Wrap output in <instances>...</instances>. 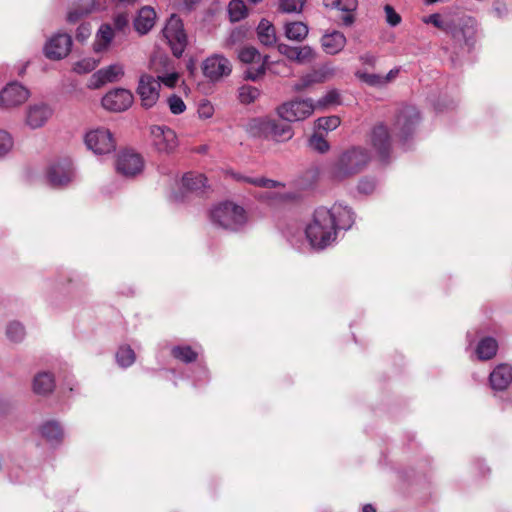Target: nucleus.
Listing matches in <instances>:
<instances>
[{
    "label": "nucleus",
    "mask_w": 512,
    "mask_h": 512,
    "mask_svg": "<svg viewBox=\"0 0 512 512\" xmlns=\"http://www.w3.org/2000/svg\"><path fill=\"white\" fill-rule=\"evenodd\" d=\"M245 210L233 202L225 201L210 210V219L223 228L236 229L246 222Z\"/></svg>",
    "instance_id": "nucleus-4"
},
{
    "label": "nucleus",
    "mask_w": 512,
    "mask_h": 512,
    "mask_svg": "<svg viewBox=\"0 0 512 512\" xmlns=\"http://www.w3.org/2000/svg\"><path fill=\"white\" fill-rule=\"evenodd\" d=\"M73 177V169L67 160L51 165L46 172L47 182L53 187H64L72 181Z\"/></svg>",
    "instance_id": "nucleus-15"
},
{
    "label": "nucleus",
    "mask_w": 512,
    "mask_h": 512,
    "mask_svg": "<svg viewBox=\"0 0 512 512\" xmlns=\"http://www.w3.org/2000/svg\"><path fill=\"white\" fill-rule=\"evenodd\" d=\"M399 69L395 68L389 71V73L385 76H382V79L384 80V85L388 84L389 82L393 81L399 74Z\"/></svg>",
    "instance_id": "nucleus-54"
},
{
    "label": "nucleus",
    "mask_w": 512,
    "mask_h": 512,
    "mask_svg": "<svg viewBox=\"0 0 512 512\" xmlns=\"http://www.w3.org/2000/svg\"><path fill=\"white\" fill-rule=\"evenodd\" d=\"M424 22L425 23L433 24L436 27H440L441 26V19H440V16L438 14H432V15L424 18Z\"/></svg>",
    "instance_id": "nucleus-55"
},
{
    "label": "nucleus",
    "mask_w": 512,
    "mask_h": 512,
    "mask_svg": "<svg viewBox=\"0 0 512 512\" xmlns=\"http://www.w3.org/2000/svg\"><path fill=\"white\" fill-rule=\"evenodd\" d=\"M372 159L371 153L362 146H351L339 155L332 167V176L343 180L367 168Z\"/></svg>",
    "instance_id": "nucleus-2"
},
{
    "label": "nucleus",
    "mask_w": 512,
    "mask_h": 512,
    "mask_svg": "<svg viewBox=\"0 0 512 512\" xmlns=\"http://www.w3.org/2000/svg\"><path fill=\"white\" fill-rule=\"evenodd\" d=\"M360 61L363 63V64H367V65H374L375 63V57L373 55H364V56H361L360 57Z\"/></svg>",
    "instance_id": "nucleus-56"
},
{
    "label": "nucleus",
    "mask_w": 512,
    "mask_h": 512,
    "mask_svg": "<svg viewBox=\"0 0 512 512\" xmlns=\"http://www.w3.org/2000/svg\"><path fill=\"white\" fill-rule=\"evenodd\" d=\"M315 57L314 51L309 46L298 47L297 61L298 63H310Z\"/></svg>",
    "instance_id": "nucleus-46"
},
{
    "label": "nucleus",
    "mask_w": 512,
    "mask_h": 512,
    "mask_svg": "<svg viewBox=\"0 0 512 512\" xmlns=\"http://www.w3.org/2000/svg\"><path fill=\"white\" fill-rule=\"evenodd\" d=\"M117 360L123 367L130 366L135 361V353L130 347H122L117 352Z\"/></svg>",
    "instance_id": "nucleus-44"
},
{
    "label": "nucleus",
    "mask_w": 512,
    "mask_h": 512,
    "mask_svg": "<svg viewBox=\"0 0 512 512\" xmlns=\"http://www.w3.org/2000/svg\"><path fill=\"white\" fill-rule=\"evenodd\" d=\"M163 36L167 40L173 55L179 58L186 48L187 36L182 20L178 16L172 15L169 18L163 29Z\"/></svg>",
    "instance_id": "nucleus-7"
},
{
    "label": "nucleus",
    "mask_w": 512,
    "mask_h": 512,
    "mask_svg": "<svg viewBox=\"0 0 512 512\" xmlns=\"http://www.w3.org/2000/svg\"><path fill=\"white\" fill-rule=\"evenodd\" d=\"M167 105L169 110L174 115H179L185 112L186 104L183 99L178 95H171L167 98Z\"/></svg>",
    "instance_id": "nucleus-40"
},
{
    "label": "nucleus",
    "mask_w": 512,
    "mask_h": 512,
    "mask_svg": "<svg viewBox=\"0 0 512 512\" xmlns=\"http://www.w3.org/2000/svg\"><path fill=\"white\" fill-rule=\"evenodd\" d=\"M285 36L292 41H303L308 35V27L300 21L288 22L284 27Z\"/></svg>",
    "instance_id": "nucleus-29"
},
{
    "label": "nucleus",
    "mask_w": 512,
    "mask_h": 512,
    "mask_svg": "<svg viewBox=\"0 0 512 512\" xmlns=\"http://www.w3.org/2000/svg\"><path fill=\"white\" fill-rule=\"evenodd\" d=\"M116 171L126 177L140 174L144 168L142 156L132 149L121 150L116 157Z\"/></svg>",
    "instance_id": "nucleus-10"
},
{
    "label": "nucleus",
    "mask_w": 512,
    "mask_h": 512,
    "mask_svg": "<svg viewBox=\"0 0 512 512\" xmlns=\"http://www.w3.org/2000/svg\"><path fill=\"white\" fill-rule=\"evenodd\" d=\"M238 57L242 63L250 65L246 71V77L248 79L256 80L264 75L266 69L272 70V66L268 63L267 57L262 58L254 47H243L239 51Z\"/></svg>",
    "instance_id": "nucleus-9"
},
{
    "label": "nucleus",
    "mask_w": 512,
    "mask_h": 512,
    "mask_svg": "<svg viewBox=\"0 0 512 512\" xmlns=\"http://www.w3.org/2000/svg\"><path fill=\"white\" fill-rule=\"evenodd\" d=\"M326 79V74L321 71H314L307 76H305L300 83L296 85L297 90H303L309 87L313 83H321Z\"/></svg>",
    "instance_id": "nucleus-38"
},
{
    "label": "nucleus",
    "mask_w": 512,
    "mask_h": 512,
    "mask_svg": "<svg viewBox=\"0 0 512 512\" xmlns=\"http://www.w3.org/2000/svg\"><path fill=\"white\" fill-rule=\"evenodd\" d=\"M91 1L84 0V3L78 7L72 8L67 15V20L70 23H76L83 16L87 15L90 12Z\"/></svg>",
    "instance_id": "nucleus-35"
},
{
    "label": "nucleus",
    "mask_w": 512,
    "mask_h": 512,
    "mask_svg": "<svg viewBox=\"0 0 512 512\" xmlns=\"http://www.w3.org/2000/svg\"><path fill=\"white\" fill-rule=\"evenodd\" d=\"M134 102V96L131 91L124 88H116L109 91L102 98V106L112 112H121L127 110Z\"/></svg>",
    "instance_id": "nucleus-13"
},
{
    "label": "nucleus",
    "mask_w": 512,
    "mask_h": 512,
    "mask_svg": "<svg viewBox=\"0 0 512 512\" xmlns=\"http://www.w3.org/2000/svg\"><path fill=\"white\" fill-rule=\"evenodd\" d=\"M85 146L96 155H107L115 151L117 140L110 129L104 126L89 128L83 137Z\"/></svg>",
    "instance_id": "nucleus-6"
},
{
    "label": "nucleus",
    "mask_w": 512,
    "mask_h": 512,
    "mask_svg": "<svg viewBox=\"0 0 512 512\" xmlns=\"http://www.w3.org/2000/svg\"><path fill=\"white\" fill-rule=\"evenodd\" d=\"M125 75V67L122 63H114L95 72L88 83L90 89H99L107 83L120 81Z\"/></svg>",
    "instance_id": "nucleus-14"
},
{
    "label": "nucleus",
    "mask_w": 512,
    "mask_h": 512,
    "mask_svg": "<svg viewBox=\"0 0 512 512\" xmlns=\"http://www.w3.org/2000/svg\"><path fill=\"white\" fill-rule=\"evenodd\" d=\"M260 95V91L253 86L244 85L239 89V100L241 103L250 104Z\"/></svg>",
    "instance_id": "nucleus-36"
},
{
    "label": "nucleus",
    "mask_w": 512,
    "mask_h": 512,
    "mask_svg": "<svg viewBox=\"0 0 512 512\" xmlns=\"http://www.w3.org/2000/svg\"><path fill=\"white\" fill-rule=\"evenodd\" d=\"M321 44L323 50L327 54L334 55L339 53L344 48L346 44V37L341 32L333 31L323 35Z\"/></svg>",
    "instance_id": "nucleus-25"
},
{
    "label": "nucleus",
    "mask_w": 512,
    "mask_h": 512,
    "mask_svg": "<svg viewBox=\"0 0 512 512\" xmlns=\"http://www.w3.org/2000/svg\"><path fill=\"white\" fill-rule=\"evenodd\" d=\"M498 344L493 338H484L477 347V354L480 359L488 360L496 355Z\"/></svg>",
    "instance_id": "nucleus-31"
},
{
    "label": "nucleus",
    "mask_w": 512,
    "mask_h": 512,
    "mask_svg": "<svg viewBox=\"0 0 512 512\" xmlns=\"http://www.w3.org/2000/svg\"><path fill=\"white\" fill-rule=\"evenodd\" d=\"M310 245L323 249L333 243L337 235V224L334 215L326 208L315 210L312 219L305 229Z\"/></svg>",
    "instance_id": "nucleus-1"
},
{
    "label": "nucleus",
    "mask_w": 512,
    "mask_h": 512,
    "mask_svg": "<svg viewBox=\"0 0 512 512\" xmlns=\"http://www.w3.org/2000/svg\"><path fill=\"white\" fill-rule=\"evenodd\" d=\"M12 138L6 132L0 130V156L6 154L12 147Z\"/></svg>",
    "instance_id": "nucleus-50"
},
{
    "label": "nucleus",
    "mask_w": 512,
    "mask_h": 512,
    "mask_svg": "<svg viewBox=\"0 0 512 512\" xmlns=\"http://www.w3.org/2000/svg\"><path fill=\"white\" fill-rule=\"evenodd\" d=\"M316 106L309 99H296L283 103L277 108V113L283 120L294 122L308 118Z\"/></svg>",
    "instance_id": "nucleus-8"
},
{
    "label": "nucleus",
    "mask_w": 512,
    "mask_h": 512,
    "mask_svg": "<svg viewBox=\"0 0 512 512\" xmlns=\"http://www.w3.org/2000/svg\"><path fill=\"white\" fill-rule=\"evenodd\" d=\"M512 382V367L506 364L497 366L490 374V383L494 389L503 390Z\"/></svg>",
    "instance_id": "nucleus-24"
},
{
    "label": "nucleus",
    "mask_w": 512,
    "mask_h": 512,
    "mask_svg": "<svg viewBox=\"0 0 512 512\" xmlns=\"http://www.w3.org/2000/svg\"><path fill=\"white\" fill-rule=\"evenodd\" d=\"M114 22H115V26L118 29H122L123 27H125L127 25L128 17L126 14H119L116 16Z\"/></svg>",
    "instance_id": "nucleus-53"
},
{
    "label": "nucleus",
    "mask_w": 512,
    "mask_h": 512,
    "mask_svg": "<svg viewBox=\"0 0 512 512\" xmlns=\"http://www.w3.org/2000/svg\"><path fill=\"white\" fill-rule=\"evenodd\" d=\"M243 181L254 185L255 196L263 202L276 204L293 199L292 195L285 191V186L280 182L266 178H243Z\"/></svg>",
    "instance_id": "nucleus-5"
},
{
    "label": "nucleus",
    "mask_w": 512,
    "mask_h": 512,
    "mask_svg": "<svg viewBox=\"0 0 512 512\" xmlns=\"http://www.w3.org/2000/svg\"><path fill=\"white\" fill-rule=\"evenodd\" d=\"M356 76L358 79L370 86H384V80L381 75L357 71Z\"/></svg>",
    "instance_id": "nucleus-41"
},
{
    "label": "nucleus",
    "mask_w": 512,
    "mask_h": 512,
    "mask_svg": "<svg viewBox=\"0 0 512 512\" xmlns=\"http://www.w3.org/2000/svg\"><path fill=\"white\" fill-rule=\"evenodd\" d=\"M304 4L305 0H279V9L287 13L301 12Z\"/></svg>",
    "instance_id": "nucleus-42"
},
{
    "label": "nucleus",
    "mask_w": 512,
    "mask_h": 512,
    "mask_svg": "<svg viewBox=\"0 0 512 512\" xmlns=\"http://www.w3.org/2000/svg\"><path fill=\"white\" fill-rule=\"evenodd\" d=\"M310 146L320 152L325 153L330 149V145L325 137L318 131H316L309 140Z\"/></svg>",
    "instance_id": "nucleus-39"
},
{
    "label": "nucleus",
    "mask_w": 512,
    "mask_h": 512,
    "mask_svg": "<svg viewBox=\"0 0 512 512\" xmlns=\"http://www.w3.org/2000/svg\"><path fill=\"white\" fill-rule=\"evenodd\" d=\"M171 354L174 358L186 363L195 361L198 356V352L187 345L175 346L172 348Z\"/></svg>",
    "instance_id": "nucleus-32"
},
{
    "label": "nucleus",
    "mask_w": 512,
    "mask_h": 512,
    "mask_svg": "<svg viewBox=\"0 0 512 512\" xmlns=\"http://www.w3.org/2000/svg\"><path fill=\"white\" fill-rule=\"evenodd\" d=\"M7 335L12 341L21 340L24 336V328L20 323L13 322L7 328Z\"/></svg>",
    "instance_id": "nucleus-47"
},
{
    "label": "nucleus",
    "mask_w": 512,
    "mask_h": 512,
    "mask_svg": "<svg viewBox=\"0 0 512 512\" xmlns=\"http://www.w3.org/2000/svg\"><path fill=\"white\" fill-rule=\"evenodd\" d=\"M114 36L115 34L112 27L108 24H103L96 34L95 41L93 43V50L96 53L106 51L114 39Z\"/></svg>",
    "instance_id": "nucleus-27"
},
{
    "label": "nucleus",
    "mask_w": 512,
    "mask_h": 512,
    "mask_svg": "<svg viewBox=\"0 0 512 512\" xmlns=\"http://www.w3.org/2000/svg\"><path fill=\"white\" fill-rule=\"evenodd\" d=\"M72 46V39L68 34L53 36L45 46V55L49 59L59 60L66 57Z\"/></svg>",
    "instance_id": "nucleus-17"
},
{
    "label": "nucleus",
    "mask_w": 512,
    "mask_h": 512,
    "mask_svg": "<svg viewBox=\"0 0 512 512\" xmlns=\"http://www.w3.org/2000/svg\"><path fill=\"white\" fill-rule=\"evenodd\" d=\"M297 49L298 47H291L286 44L278 45V51L292 61H297Z\"/></svg>",
    "instance_id": "nucleus-51"
},
{
    "label": "nucleus",
    "mask_w": 512,
    "mask_h": 512,
    "mask_svg": "<svg viewBox=\"0 0 512 512\" xmlns=\"http://www.w3.org/2000/svg\"><path fill=\"white\" fill-rule=\"evenodd\" d=\"M326 8L339 12V18L345 25L354 22V12L358 6L357 0H323Z\"/></svg>",
    "instance_id": "nucleus-21"
},
{
    "label": "nucleus",
    "mask_w": 512,
    "mask_h": 512,
    "mask_svg": "<svg viewBox=\"0 0 512 512\" xmlns=\"http://www.w3.org/2000/svg\"><path fill=\"white\" fill-rule=\"evenodd\" d=\"M384 11L386 14V21L388 24H390L391 26H397L398 24H400L402 18L391 5H385Z\"/></svg>",
    "instance_id": "nucleus-49"
},
{
    "label": "nucleus",
    "mask_w": 512,
    "mask_h": 512,
    "mask_svg": "<svg viewBox=\"0 0 512 512\" xmlns=\"http://www.w3.org/2000/svg\"><path fill=\"white\" fill-rule=\"evenodd\" d=\"M202 69L206 77L217 80L231 73V64L225 57L213 55L204 61Z\"/></svg>",
    "instance_id": "nucleus-18"
},
{
    "label": "nucleus",
    "mask_w": 512,
    "mask_h": 512,
    "mask_svg": "<svg viewBox=\"0 0 512 512\" xmlns=\"http://www.w3.org/2000/svg\"><path fill=\"white\" fill-rule=\"evenodd\" d=\"M151 141L158 152L166 154L176 151L179 144L176 132L167 126H153Z\"/></svg>",
    "instance_id": "nucleus-11"
},
{
    "label": "nucleus",
    "mask_w": 512,
    "mask_h": 512,
    "mask_svg": "<svg viewBox=\"0 0 512 512\" xmlns=\"http://www.w3.org/2000/svg\"><path fill=\"white\" fill-rule=\"evenodd\" d=\"M43 435L48 439L58 440L62 436L60 427L56 423H47L42 428Z\"/></svg>",
    "instance_id": "nucleus-45"
},
{
    "label": "nucleus",
    "mask_w": 512,
    "mask_h": 512,
    "mask_svg": "<svg viewBox=\"0 0 512 512\" xmlns=\"http://www.w3.org/2000/svg\"><path fill=\"white\" fill-rule=\"evenodd\" d=\"M194 68H195V67H194V63H193V62H191V63H189V64H188V69H189V71H190V73H191V74H193Z\"/></svg>",
    "instance_id": "nucleus-58"
},
{
    "label": "nucleus",
    "mask_w": 512,
    "mask_h": 512,
    "mask_svg": "<svg viewBox=\"0 0 512 512\" xmlns=\"http://www.w3.org/2000/svg\"><path fill=\"white\" fill-rule=\"evenodd\" d=\"M437 1H438V0H424V2H425L426 4H428V5L433 4V3L437 2Z\"/></svg>",
    "instance_id": "nucleus-59"
},
{
    "label": "nucleus",
    "mask_w": 512,
    "mask_h": 512,
    "mask_svg": "<svg viewBox=\"0 0 512 512\" xmlns=\"http://www.w3.org/2000/svg\"><path fill=\"white\" fill-rule=\"evenodd\" d=\"M29 96L28 90L17 84L11 83L0 92V106L12 108L24 103Z\"/></svg>",
    "instance_id": "nucleus-19"
},
{
    "label": "nucleus",
    "mask_w": 512,
    "mask_h": 512,
    "mask_svg": "<svg viewBox=\"0 0 512 512\" xmlns=\"http://www.w3.org/2000/svg\"><path fill=\"white\" fill-rule=\"evenodd\" d=\"M167 65L168 58L165 56H153L150 60V70L157 74L159 83L168 88H174L179 81L180 75L174 71L165 73L168 70Z\"/></svg>",
    "instance_id": "nucleus-16"
},
{
    "label": "nucleus",
    "mask_w": 512,
    "mask_h": 512,
    "mask_svg": "<svg viewBox=\"0 0 512 512\" xmlns=\"http://www.w3.org/2000/svg\"><path fill=\"white\" fill-rule=\"evenodd\" d=\"M160 83L151 75H141L137 87V93L141 100V105L145 108L153 107L160 95Z\"/></svg>",
    "instance_id": "nucleus-12"
},
{
    "label": "nucleus",
    "mask_w": 512,
    "mask_h": 512,
    "mask_svg": "<svg viewBox=\"0 0 512 512\" xmlns=\"http://www.w3.org/2000/svg\"><path fill=\"white\" fill-rule=\"evenodd\" d=\"M259 41L265 46H272L276 43V30L274 25L267 19H262L257 27Z\"/></svg>",
    "instance_id": "nucleus-28"
},
{
    "label": "nucleus",
    "mask_w": 512,
    "mask_h": 512,
    "mask_svg": "<svg viewBox=\"0 0 512 512\" xmlns=\"http://www.w3.org/2000/svg\"><path fill=\"white\" fill-rule=\"evenodd\" d=\"M249 131L256 136L284 142L292 138L293 129L290 124L271 120L269 118H255L249 123Z\"/></svg>",
    "instance_id": "nucleus-3"
},
{
    "label": "nucleus",
    "mask_w": 512,
    "mask_h": 512,
    "mask_svg": "<svg viewBox=\"0 0 512 512\" xmlns=\"http://www.w3.org/2000/svg\"><path fill=\"white\" fill-rule=\"evenodd\" d=\"M207 186V178L199 172H187L181 178V187L186 192L198 193L204 191Z\"/></svg>",
    "instance_id": "nucleus-22"
},
{
    "label": "nucleus",
    "mask_w": 512,
    "mask_h": 512,
    "mask_svg": "<svg viewBox=\"0 0 512 512\" xmlns=\"http://www.w3.org/2000/svg\"><path fill=\"white\" fill-rule=\"evenodd\" d=\"M214 113H215V108H214V105L210 101H208L206 99L199 101V103L197 105V114L200 119H203V120L210 119L213 117Z\"/></svg>",
    "instance_id": "nucleus-43"
},
{
    "label": "nucleus",
    "mask_w": 512,
    "mask_h": 512,
    "mask_svg": "<svg viewBox=\"0 0 512 512\" xmlns=\"http://www.w3.org/2000/svg\"><path fill=\"white\" fill-rule=\"evenodd\" d=\"M231 21L237 22L248 15V9L242 0H232L228 6Z\"/></svg>",
    "instance_id": "nucleus-33"
},
{
    "label": "nucleus",
    "mask_w": 512,
    "mask_h": 512,
    "mask_svg": "<svg viewBox=\"0 0 512 512\" xmlns=\"http://www.w3.org/2000/svg\"><path fill=\"white\" fill-rule=\"evenodd\" d=\"M90 35V27L89 25H85V24H82L78 27L77 29V34H76V38L78 40H85L86 38H88Z\"/></svg>",
    "instance_id": "nucleus-52"
},
{
    "label": "nucleus",
    "mask_w": 512,
    "mask_h": 512,
    "mask_svg": "<svg viewBox=\"0 0 512 512\" xmlns=\"http://www.w3.org/2000/svg\"><path fill=\"white\" fill-rule=\"evenodd\" d=\"M54 378L49 373H39L33 382V389L35 393L46 394L53 390Z\"/></svg>",
    "instance_id": "nucleus-30"
},
{
    "label": "nucleus",
    "mask_w": 512,
    "mask_h": 512,
    "mask_svg": "<svg viewBox=\"0 0 512 512\" xmlns=\"http://www.w3.org/2000/svg\"><path fill=\"white\" fill-rule=\"evenodd\" d=\"M99 64V60L93 57H86L74 64V71L79 74L89 73L94 70Z\"/></svg>",
    "instance_id": "nucleus-37"
},
{
    "label": "nucleus",
    "mask_w": 512,
    "mask_h": 512,
    "mask_svg": "<svg viewBox=\"0 0 512 512\" xmlns=\"http://www.w3.org/2000/svg\"><path fill=\"white\" fill-rule=\"evenodd\" d=\"M51 109L45 104L31 106L27 116L28 124L37 128L42 126L51 116Z\"/></svg>",
    "instance_id": "nucleus-26"
},
{
    "label": "nucleus",
    "mask_w": 512,
    "mask_h": 512,
    "mask_svg": "<svg viewBox=\"0 0 512 512\" xmlns=\"http://www.w3.org/2000/svg\"><path fill=\"white\" fill-rule=\"evenodd\" d=\"M155 20V10L152 7L145 6L139 10L134 20V27L138 33L146 34L154 26Z\"/></svg>",
    "instance_id": "nucleus-23"
},
{
    "label": "nucleus",
    "mask_w": 512,
    "mask_h": 512,
    "mask_svg": "<svg viewBox=\"0 0 512 512\" xmlns=\"http://www.w3.org/2000/svg\"><path fill=\"white\" fill-rule=\"evenodd\" d=\"M370 143L377 156L384 159L390 150V136L383 124L376 125L370 134Z\"/></svg>",
    "instance_id": "nucleus-20"
},
{
    "label": "nucleus",
    "mask_w": 512,
    "mask_h": 512,
    "mask_svg": "<svg viewBox=\"0 0 512 512\" xmlns=\"http://www.w3.org/2000/svg\"><path fill=\"white\" fill-rule=\"evenodd\" d=\"M341 124V119L338 116L320 117L315 122V128L320 131H333Z\"/></svg>",
    "instance_id": "nucleus-34"
},
{
    "label": "nucleus",
    "mask_w": 512,
    "mask_h": 512,
    "mask_svg": "<svg viewBox=\"0 0 512 512\" xmlns=\"http://www.w3.org/2000/svg\"><path fill=\"white\" fill-rule=\"evenodd\" d=\"M362 512H376V510L372 505H365Z\"/></svg>",
    "instance_id": "nucleus-57"
},
{
    "label": "nucleus",
    "mask_w": 512,
    "mask_h": 512,
    "mask_svg": "<svg viewBox=\"0 0 512 512\" xmlns=\"http://www.w3.org/2000/svg\"><path fill=\"white\" fill-rule=\"evenodd\" d=\"M340 103V96L336 90L329 91L322 99L318 101V106L327 107Z\"/></svg>",
    "instance_id": "nucleus-48"
}]
</instances>
